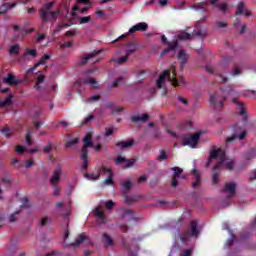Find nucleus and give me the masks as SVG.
<instances>
[{
  "label": "nucleus",
  "mask_w": 256,
  "mask_h": 256,
  "mask_svg": "<svg viewBox=\"0 0 256 256\" xmlns=\"http://www.w3.org/2000/svg\"><path fill=\"white\" fill-rule=\"evenodd\" d=\"M216 159L217 163L214 167V171L212 174L213 183H219V173L217 171H221L223 169H227L231 171L233 167H235V160L231 158H227L225 155V151L217 148L210 152V157L208 161V165H211V161Z\"/></svg>",
  "instance_id": "1"
},
{
  "label": "nucleus",
  "mask_w": 256,
  "mask_h": 256,
  "mask_svg": "<svg viewBox=\"0 0 256 256\" xmlns=\"http://www.w3.org/2000/svg\"><path fill=\"white\" fill-rule=\"evenodd\" d=\"M167 83L174 87H185V79H183V77L177 78L175 65H173L170 70H164L156 81L157 89H163L164 95L167 93Z\"/></svg>",
  "instance_id": "2"
},
{
  "label": "nucleus",
  "mask_w": 256,
  "mask_h": 256,
  "mask_svg": "<svg viewBox=\"0 0 256 256\" xmlns=\"http://www.w3.org/2000/svg\"><path fill=\"white\" fill-rule=\"evenodd\" d=\"M91 9V1L90 0H77L76 5L73 7V12L71 14V21L69 23L60 24L53 30V36L57 35V33H61L63 29H66V27H71V25H75L77 23V20H75V17L77 15L75 14V11H79V13H85V11H89Z\"/></svg>",
  "instance_id": "3"
},
{
  "label": "nucleus",
  "mask_w": 256,
  "mask_h": 256,
  "mask_svg": "<svg viewBox=\"0 0 256 256\" xmlns=\"http://www.w3.org/2000/svg\"><path fill=\"white\" fill-rule=\"evenodd\" d=\"M235 94V90L231 87H227L224 90H220L219 92L210 95V107L214 109V111H219V109H223V105L225 103V99L227 97H231Z\"/></svg>",
  "instance_id": "4"
},
{
  "label": "nucleus",
  "mask_w": 256,
  "mask_h": 256,
  "mask_svg": "<svg viewBox=\"0 0 256 256\" xmlns=\"http://www.w3.org/2000/svg\"><path fill=\"white\" fill-rule=\"evenodd\" d=\"M203 230V226L199 225V220H192L189 225V229L184 233L180 240L182 243H191L192 239H197Z\"/></svg>",
  "instance_id": "5"
},
{
  "label": "nucleus",
  "mask_w": 256,
  "mask_h": 256,
  "mask_svg": "<svg viewBox=\"0 0 256 256\" xmlns=\"http://www.w3.org/2000/svg\"><path fill=\"white\" fill-rule=\"evenodd\" d=\"M91 73H93V70L84 72L82 76L76 81L75 87L78 88L79 93H81V87H83V85H90L92 89H97V87H99V82H97L95 78L89 76Z\"/></svg>",
  "instance_id": "6"
},
{
  "label": "nucleus",
  "mask_w": 256,
  "mask_h": 256,
  "mask_svg": "<svg viewBox=\"0 0 256 256\" xmlns=\"http://www.w3.org/2000/svg\"><path fill=\"white\" fill-rule=\"evenodd\" d=\"M54 5L55 2H48L44 4L43 8L40 10V17L44 23H47V21H55V19L59 17V11H51Z\"/></svg>",
  "instance_id": "7"
},
{
  "label": "nucleus",
  "mask_w": 256,
  "mask_h": 256,
  "mask_svg": "<svg viewBox=\"0 0 256 256\" xmlns=\"http://www.w3.org/2000/svg\"><path fill=\"white\" fill-rule=\"evenodd\" d=\"M91 133H88L84 138V145L82 146V152L80 155L82 162V169L85 171L89 165V161L87 160V155L89 153L88 147H93V142L91 141Z\"/></svg>",
  "instance_id": "8"
},
{
  "label": "nucleus",
  "mask_w": 256,
  "mask_h": 256,
  "mask_svg": "<svg viewBox=\"0 0 256 256\" xmlns=\"http://www.w3.org/2000/svg\"><path fill=\"white\" fill-rule=\"evenodd\" d=\"M199 23L201 22H198L196 25H195V29H194V32L193 34H189L187 32H180L178 34V39L179 41H187L189 39H191L194 35L196 37H205V35H207V29L206 28H203L199 25Z\"/></svg>",
  "instance_id": "9"
},
{
  "label": "nucleus",
  "mask_w": 256,
  "mask_h": 256,
  "mask_svg": "<svg viewBox=\"0 0 256 256\" xmlns=\"http://www.w3.org/2000/svg\"><path fill=\"white\" fill-rule=\"evenodd\" d=\"M201 137V132H197L194 135H183L181 136L182 139V145L184 147H191L192 149H195L197 147V143H199V139Z\"/></svg>",
  "instance_id": "10"
},
{
  "label": "nucleus",
  "mask_w": 256,
  "mask_h": 256,
  "mask_svg": "<svg viewBox=\"0 0 256 256\" xmlns=\"http://www.w3.org/2000/svg\"><path fill=\"white\" fill-rule=\"evenodd\" d=\"M69 237V230H66L64 232V245L66 247H69V245H72L74 247H77L79 245H81L82 243H84V245H91V239L89 237H87V235L85 234H81L74 243L72 244H67V238Z\"/></svg>",
  "instance_id": "11"
},
{
  "label": "nucleus",
  "mask_w": 256,
  "mask_h": 256,
  "mask_svg": "<svg viewBox=\"0 0 256 256\" xmlns=\"http://www.w3.org/2000/svg\"><path fill=\"white\" fill-rule=\"evenodd\" d=\"M61 167H58L54 170L53 172V175L50 179V184L52 185V187H54V192H53V195L55 197H59V193H60V190H59V178L61 177Z\"/></svg>",
  "instance_id": "12"
},
{
  "label": "nucleus",
  "mask_w": 256,
  "mask_h": 256,
  "mask_svg": "<svg viewBox=\"0 0 256 256\" xmlns=\"http://www.w3.org/2000/svg\"><path fill=\"white\" fill-rule=\"evenodd\" d=\"M146 29H149V24L146 22H139L132 26L127 33L122 34L119 39H125L127 35H133V33H137V31H145Z\"/></svg>",
  "instance_id": "13"
},
{
  "label": "nucleus",
  "mask_w": 256,
  "mask_h": 256,
  "mask_svg": "<svg viewBox=\"0 0 256 256\" xmlns=\"http://www.w3.org/2000/svg\"><path fill=\"white\" fill-rule=\"evenodd\" d=\"M56 208L61 209V216L63 219H68L71 215V201L58 202L56 203Z\"/></svg>",
  "instance_id": "14"
},
{
  "label": "nucleus",
  "mask_w": 256,
  "mask_h": 256,
  "mask_svg": "<svg viewBox=\"0 0 256 256\" xmlns=\"http://www.w3.org/2000/svg\"><path fill=\"white\" fill-rule=\"evenodd\" d=\"M247 135V132L243 130V128L239 127V125L234 126V134L232 137H228L226 139V142L232 143V141H235V139H239L240 141L245 139V136Z\"/></svg>",
  "instance_id": "15"
},
{
  "label": "nucleus",
  "mask_w": 256,
  "mask_h": 256,
  "mask_svg": "<svg viewBox=\"0 0 256 256\" xmlns=\"http://www.w3.org/2000/svg\"><path fill=\"white\" fill-rule=\"evenodd\" d=\"M135 51H137V45L135 44H129L126 47V56H122L115 61V63H117L118 65H121L122 63H125L127 61V58L129 57V55H131L132 53H135Z\"/></svg>",
  "instance_id": "16"
},
{
  "label": "nucleus",
  "mask_w": 256,
  "mask_h": 256,
  "mask_svg": "<svg viewBox=\"0 0 256 256\" xmlns=\"http://www.w3.org/2000/svg\"><path fill=\"white\" fill-rule=\"evenodd\" d=\"M237 189V184L235 182H228L224 186V193L227 197V199H231V197H235Z\"/></svg>",
  "instance_id": "17"
},
{
  "label": "nucleus",
  "mask_w": 256,
  "mask_h": 256,
  "mask_svg": "<svg viewBox=\"0 0 256 256\" xmlns=\"http://www.w3.org/2000/svg\"><path fill=\"white\" fill-rule=\"evenodd\" d=\"M114 163L116 165H119L120 167H122L123 169H129V167H133V165L135 164V161L133 160H127L125 157H117L114 160Z\"/></svg>",
  "instance_id": "18"
},
{
  "label": "nucleus",
  "mask_w": 256,
  "mask_h": 256,
  "mask_svg": "<svg viewBox=\"0 0 256 256\" xmlns=\"http://www.w3.org/2000/svg\"><path fill=\"white\" fill-rule=\"evenodd\" d=\"M101 171L102 175L106 177L104 181L105 185H113V171L111 170V168L103 166L101 168Z\"/></svg>",
  "instance_id": "19"
},
{
  "label": "nucleus",
  "mask_w": 256,
  "mask_h": 256,
  "mask_svg": "<svg viewBox=\"0 0 256 256\" xmlns=\"http://www.w3.org/2000/svg\"><path fill=\"white\" fill-rule=\"evenodd\" d=\"M97 55H99V51H95L86 55L80 60L79 65H85L87 61H92V63H97V61H99V58H97Z\"/></svg>",
  "instance_id": "20"
},
{
  "label": "nucleus",
  "mask_w": 256,
  "mask_h": 256,
  "mask_svg": "<svg viewBox=\"0 0 256 256\" xmlns=\"http://www.w3.org/2000/svg\"><path fill=\"white\" fill-rule=\"evenodd\" d=\"M222 229H224L225 231H228L229 233V239L227 240L225 247H231V245H233V243H235V235H233V232L231 231V229H229V223L224 222Z\"/></svg>",
  "instance_id": "21"
},
{
  "label": "nucleus",
  "mask_w": 256,
  "mask_h": 256,
  "mask_svg": "<svg viewBox=\"0 0 256 256\" xmlns=\"http://www.w3.org/2000/svg\"><path fill=\"white\" fill-rule=\"evenodd\" d=\"M232 102L236 105L237 111L239 115H241L242 119H244V121H247V114H245V106H243V103L239 102V100L235 98L232 99Z\"/></svg>",
  "instance_id": "22"
},
{
  "label": "nucleus",
  "mask_w": 256,
  "mask_h": 256,
  "mask_svg": "<svg viewBox=\"0 0 256 256\" xmlns=\"http://www.w3.org/2000/svg\"><path fill=\"white\" fill-rule=\"evenodd\" d=\"M94 215L97 217L98 223H106L107 218L105 217V212H103L101 206L95 208Z\"/></svg>",
  "instance_id": "23"
},
{
  "label": "nucleus",
  "mask_w": 256,
  "mask_h": 256,
  "mask_svg": "<svg viewBox=\"0 0 256 256\" xmlns=\"http://www.w3.org/2000/svg\"><path fill=\"white\" fill-rule=\"evenodd\" d=\"M46 87L47 85L45 84V76L39 74L34 89H36V91H44Z\"/></svg>",
  "instance_id": "24"
},
{
  "label": "nucleus",
  "mask_w": 256,
  "mask_h": 256,
  "mask_svg": "<svg viewBox=\"0 0 256 256\" xmlns=\"http://www.w3.org/2000/svg\"><path fill=\"white\" fill-rule=\"evenodd\" d=\"M49 59H51V55L45 54V55L40 59V61L34 65V67L29 68V69L27 70V75L33 73V71H35V69H37V67H39V65H45V64L47 63V61H49Z\"/></svg>",
  "instance_id": "25"
},
{
  "label": "nucleus",
  "mask_w": 256,
  "mask_h": 256,
  "mask_svg": "<svg viewBox=\"0 0 256 256\" xmlns=\"http://www.w3.org/2000/svg\"><path fill=\"white\" fill-rule=\"evenodd\" d=\"M172 171L175 173V176L172 179V187H177V185H179V179H181V173H183V169L174 167L172 168Z\"/></svg>",
  "instance_id": "26"
},
{
  "label": "nucleus",
  "mask_w": 256,
  "mask_h": 256,
  "mask_svg": "<svg viewBox=\"0 0 256 256\" xmlns=\"http://www.w3.org/2000/svg\"><path fill=\"white\" fill-rule=\"evenodd\" d=\"M236 15H245L246 17H249L251 12L247 9L244 2H239L237 5Z\"/></svg>",
  "instance_id": "27"
},
{
  "label": "nucleus",
  "mask_w": 256,
  "mask_h": 256,
  "mask_svg": "<svg viewBox=\"0 0 256 256\" xmlns=\"http://www.w3.org/2000/svg\"><path fill=\"white\" fill-rule=\"evenodd\" d=\"M177 59L180 61V69H183V66L187 63V59H189V54L185 50H179Z\"/></svg>",
  "instance_id": "28"
},
{
  "label": "nucleus",
  "mask_w": 256,
  "mask_h": 256,
  "mask_svg": "<svg viewBox=\"0 0 256 256\" xmlns=\"http://www.w3.org/2000/svg\"><path fill=\"white\" fill-rule=\"evenodd\" d=\"M192 175H194V181L192 182L193 189H199V186L201 185V175L199 174V171L194 169L192 171Z\"/></svg>",
  "instance_id": "29"
},
{
  "label": "nucleus",
  "mask_w": 256,
  "mask_h": 256,
  "mask_svg": "<svg viewBox=\"0 0 256 256\" xmlns=\"http://www.w3.org/2000/svg\"><path fill=\"white\" fill-rule=\"evenodd\" d=\"M102 243L104 247H113V245H115L113 238H111V236H109V234L107 233H104L102 235Z\"/></svg>",
  "instance_id": "30"
},
{
  "label": "nucleus",
  "mask_w": 256,
  "mask_h": 256,
  "mask_svg": "<svg viewBox=\"0 0 256 256\" xmlns=\"http://www.w3.org/2000/svg\"><path fill=\"white\" fill-rule=\"evenodd\" d=\"M213 7H217L220 11H227V4L223 0H209Z\"/></svg>",
  "instance_id": "31"
},
{
  "label": "nucleus",
  "mask_w": 256,
  "mask_h": 256,
  "mask_svg": "<svg viewBox=\"0 0 256 256\" xmlns=\"http://www.w3.org/2000/svg\"><path fill=\"white\" fill-rule=\"evenodd\" d=\"M29 55L31 58H29ZM35 57H37V50L36 49H28L22 56V59H24V61H31V59H35Z\"/></svg>",
  "instance_id": "32"
},
{
  "label": "nucleus",
  "mask_w": 256,
  "mask_h": 256,
  "mask_svg": "<svg viewBox=\"0 0 256 256\" xmlns=\"http://www.w3.org/2000/svg\"><path fill=\"white\" fill-rule=\"evenodd\" d=\"M206 71L208 73H215L216 75H218L220 77L222 83H227V76H225L223 73L217 72V70H215V68H213L212 66H207Z\"/></svg>",
  "instance_id": "33"
},
{
  "label": "nucleus",
  "mask_w": 256,
  "mask_h": 256,
  "mask_svg": "<svg viewBox=\"0 0 256 256\" xmlns=\"http://www.w3.org/2000/svg\"><path fill=\"white\" fill-rule=\"evenodd\" d=\"M177 45H178L177 41L169 42L168 48L162 51L161 57H163V55H167L169 51H175V49H177Z\"/></svg>",
  "instance_id": "34"
},
{
  "label": "nucleus",
  "mask_w": 256,
  "mask_h": 256,
  "mask_svg": "<svg viewBox=\"0 0 256 256\" xmlns=\"http://www.w3.org/2000/svg\"><path fill=\"white\" fill-rule=\"evenodd\" d=\"M17 5L16 3H4L0 6V15H3V13H7L9 9H13Z\"/></svg>",
  "instance_id": "35"
},
{
  "label": "nucleus",
  "mask_w": 256,
  "mask_h": 256,
  "mask_svg": "<svg viewBox=\"0 0 256 256\" xmlns=\"http://www.w3.org/2000/svg\"><path fill=\"white\" fill-rule=\"evenodd\" d=\"M133 145V140L128 141H120L116 143V147H119V149H129Z\"/></svg>",
  "instance_id": "36"
},
{
  "label": "nucleus",
  "mask_w": 256,
  "mask_h": 256,
  "mask_svg": "<svg viewBox=\"0 0 256 256\" xmlns=\"http://www.w3.org/2000/svg\"><path fill=\"white\" fill-rule=\"evenodd\" d=\"M147 119H149V115L147 114L136 115L132 117L133 123H139V122L145 123Z\"/></svg>",
  "instance_id": "37"
},
{
  "label": "nucleus",
  "mask_w": 256,
  "mask_h": 256,
  "mask_svg": "<svg viewBox=\"0 0 256 256\" xmlns=\"http://www.w3.org/2000/svg\"><path fill=\"white\" fill-rule=\"evenodd\" d=\"M36 151L37 149L27 150L25 146H21V145L16 146V153H18V155H23V153H35Z\"/></svg>",
  "instance_id": "38"
},
{
  "label": "nucleus",
  "mask_w": 256,
  "mask_h": 256,
  "mask_svg": "<svg viewBox=\"0 0 256 256\" xmlns=\"http://www.w3.org/2000/svg\"><path fill=\"white\" fill-rule=\"evenodd\" d=\"M3 83H7V85H17L18 81L15 79V76L8 74L6 78H3Z\"/></svg>",
  "instance_id": "39"
},
{
  "label": "nucleus",
  "mask_w": 256,
  "mask_h": 256,
  "mask_svg": "<svg viewBox=\"0 0 256 256\" xmlns=\"http://www.w3.org/2000/svg\"><path fill=\"white\" fill-rule=\"evenodd\" d=\"M21 47L19 46V44H15L10 46L8 53L9 55H19V51H20Z\"/></svg>",
  "instance_id": "40"
},
{
  "label": "nucleus",
  "mask_w": 256,
  "mask_h": 256,
  "mask_svg": "<svg viewBox=\"0 0 256 256\" xmlns=\"http://www.w3.org/2000/svg\"><path fill=\"white\" fill-rule=\"evenodd\" d=\"M208 5H209L208 2H201V3L196 4L194 6V9H196V11H206Z\"/></svg>",
  "instance_id": "41"
},
{
  "label": "nucleus",
  "mask_w": 256,
  "mask_h": 256,
  "mask_svg": "<svg viewBox=\"0 0 256 256\" xmlns=\"http://www.w3.org/2000/svg\"><path fill=\"white\" fill-rule=\"evenodd\" d=\"M0 133L4 135L7 139L13 135V132H11V129L9 127H4L0 130Z\"/></svg>",
  "instance_id": "42"
},
{
  "label": "nucleus",
  "mask_w": 256,
  "mask_h": 256,
  "mask_svg": "<svg viewBox=\"0 0 256 256\" xmlns=\"http://www.w3.org/2000/svg\"><path fill=\"white\" fill-rule=\"evenodd\" d=\"M121 186H122V189H124V191H129V189H131V181L129 180H124L121 182Z\"/></svg>",
  "instance_id": "43"
},
{
  "label": "nucleus",
  "mask_w": 256,
  "mask_h": 256,
  "mask_svg": "<svg viewBox=\"0 0 256 256\" xmlns=\"http://www.w3.org/2000/svg\"><path fill=\"white\" fill-rule=\"evenodd\" d=\"M99 174H85L84 177L88 179V181H97L99 179Z\"/></svg>",
  "instance_id": "44"
},
{
  "label": "nucleus",
  "mask_w": 256,
  "mask_h": 256,
  "mask_svg": "<svg viewBox=\"0 0 256 256\" xmlns=\"http://www.w3.org/2000/svg\"><path fill=\"white\" fill-rule=\"evenodd\" d=\"M89 21H91V16H84L78 19L80 25H85V23H89Z\"/></svg>",
  "instance_id": "45"
},
{
  "label": "nucleus",
  "mask_w": 256,
  "mask_h": 256,
  "mask_svg": "<svg viewBox=\"0 0 256 256\" xmlns=\"http://www.w3.org/2000/svg\"><path fill=\"white\" fill-rule=\"evenodd\" d=\"M12 99H13L12 96H8L4 101L0 102V106L7 107V105H11Z\"/></svg>",
  "instance_id": "46"
},
{
  "label": "nucleus",
  "mask_w": 256,
  "mask_h": 256,
  "mask_svg": "<svg viewBox=\"0 0 256 256\" xmlns=\"http://www.w3.org/2000/svg\"><path fill=\"white\" fill-rule=\"evenodd\" d=\"M135 201H137L135 196H125V203H127V205H131L135 203Z\"/></svg>",
  "instance_id": "47"
},
{
  "label": "nucleus",
  "mask_w": 256,
  "mask_h": 256,
  "mask_svg": "<svg viewBox=\"0 0 256 256\" xmlns=\"http://www.w3.org/2000/svg\"><path fill=\"white\" fill-rule=\"evenodd\" d=\"M79 143V138H74L66 143V147H73V145H77Z\"/></svg>",
  "instance_id": "48"
},
{
  "label": "nucleus",
  "mask_w": 256,
  "mask_h": 256,
  "mask_svg": "<svg viewBox=\"0 0 256 256\" xmlns=\"http://www.w3.org/2000/svg\"><path fill=\"white\" fill-rule=\"evenodd\" d=\"M100 97L98 95H93L90 98H88L87 103H95L99 101Z\"/></svg>",
  "instance_id": "49"
},
{
  "label": "nucleus",
  "mask_w": 256,
  "mask_h": 256,
  "mask_svg": "<svg viewBox=\"0 0 256 256\" xmlns=\"http://www.w3.org/2000/svg\"><path fill=\"white\" fill-rule=\"evenodd\" d=\"M73 47V43L72 42H64L60 45L61 49H67V48H71Z\"/></svg>",
  "instance_id": "50"
},
{
  "label": "nucleus",
  "mask_w": 256,
  "mask_h": 256,
  "mask_svg": "<svg viewBox=\"0 0 256 256\" xmlns=\"http://www.w3.org/2000/svg\"><path fill=\"white\" fill-rule=\"evenodd\" d=\"M2 185H6V187H9V185H11V178L9 177L3 178Z\"/></svg>",
  "instance_id": "51"
},
{
  "label": "nucleus",
  "mask_w": 256,
  "mask_h": 256,
  "mask_svg": "<svg viewBox=\"0 0 256 256\" xmlns=\"http://www.w3.org/2000/svg\"><path fill=\"white\" fill-rule=\"evenodd\" d=\"M233 77H237V75H241V67H236L232 73Z\"/></svg>",
  "instance_id": "52"
},
{
  "label": "nucleus",
  "mask_w": 256,
  "mask_h": 256,
  "mask_svg": "<svg viewBox=\"0 0 256 256\" xmlns=\"http://www.w3.org/2000/svg\"><path fill=\"white\" fill-rule=\"evenodd\" d=\"M105 206L107 209H113V207H115V202H113V200H109L105 203Z\"/></svg>",
  "instance_id": "53"
},
{
  "label": "nucleus",
  "mask_w": 256,
  "mask_h": 256,
  "mask_svg": "<svg viewBox=\"0 0 256 256\" xmlns=\"http://www.w3.org/2000/svg\"><path fill=\"white\" fill-rule=\"evenodd\" d=\"M16 215H19V212H15L14 214H11V215L9 216V222H10V223H14V221H17Z\"/></svg>",
  "instance_id": "54"
},
{
  "label": "nucleus",
  "mask_w": 256,
  "mask_h": 256,
  "mask_svg": "<svg viewBox=\"0 0 256 256\" xmlns=\"http://www.w3.org/2000/svg\"><path fill=\"white\" fill-rule=\"evenodd\" d=\"M26 143L27 145H32L33 140L31 139V131H29L26 135Z\"/></svg>",
  "instance_id": "55"
},
{
  "label": "nucleus",
  "mask_w": 256,
  "mask_h": 256,
  "mask_svg": "<svg viewBox=\"0 0 256 256\" xmlns=\"http://www.w3.org/2000/svg\"><path fill=\"white\" fill-rule=\"evenodd\" d=\"M193 251L191 249L184 250L180 253V256H191Z\"/></svg>",
  "instance_id": "56"
},
{
  "label": "nucleus",
  "mask_w": 256,
  "mask_h": 256,
  "mask_svg": "<svg viewBox=\"0 0 256 256\" xmlns=\"http://www.w3.org/2000/svg\"><path fill=\"white\" fill-rule=\"evenodd\" d=\"M50 221H51V219H49L48 217L42 218V220L40 221L41 227H44V225H45L46 223H49Z\"/></svg>",
  "instance_id": "57"
},
{
  "label": "nucleus",
  "mask_w": 256,
  "mask_h": 256,
  "mask_svg": "<svg viewBox=\"0 0 256 256\" xmlns=\"http://www.w3.org/2000/svg\"><path fill=\"white\" fill-rule=\"evenodd\" d=\"M51 149H53L52 144H48L44 147V153H51Z\"/></svg>",
  "instance_id": "58"
},
{
  "label": "nucleus",
  "mask_w": 256,
  "mask_h": 256,
  "mask_svg": "<svg viewBox=\"0 0 256 256\" xmlns=\"http://www.w3.org/2000/svg\"><path fill=\"white\" fill-rule=\"evenodd\" d=\"M158 159L159 161H165V159H167V154H165V152H161Z\"/></svg>",
  "instance_id": "59"
},
{
  "label": "nucleus",
  "mask_w": 256,
  "mask_h": 256,
  "mask_svg": "<svg viewBox=\"0 0 256 256\" xmlns=\"http://www.w3.org/2000/svg\"><path fill=\"white\" fill-rule=\"evenodd\" d=\"M21 207H29V200L27 198H22Z\"/></svg>",
  "instance_id": "60"
},
{
  "label": "nucleus",
  "mask_w": 256,
  "mask_h": 256,
  "mask_svg": "<svg viewBox=\"0 0 256 256\" xmlns=\"http://www.w3.org/2000/svg\"><path fill=\"white\" fill-rule=\"evenodd\" d=\"M93 115H89L84 119L83 125H85V123H89L91 121H93Z\"/></svg>",
  "instance_id": "61"
},
{
  "label": "nucleus",
  "mask_w": 256,
  "mask_h": 256,
  "mask_svg": "<svg viewBox=\"0 0 256 256\" xmlns=\"http://www.w3.org/2000/svg\"><path fill=\"white\" fill-rule=\"evenodd\" d=\"M147 181V175H142L138 179V183H145Z\"/></svg>",
  "instance_id": "62"
},
{
  "label": "nucleus",
  "mask_w": 256,
  "mask_h": 256,
  "mask_svg": "<svg viewBox=\"0 0 256 256\" xmlns=\"http://www.w3.org/2000/svg\"><path fill=\"white\" fill-rule=\"evenodd\" d=\"M178 101L180 102V103H182V105H187V99H185V98H183V97H181V96H178Z\"/></svg>",
  "instance_id": "63"
},
{
  "label": "nucleus",
  "mask_w": 256,
  "mask_h": 256,
  "mask_svg": "<svg viewBox=\"0 0 256 256\" xmlns=\"http://www.w3.org/2000/svg\"><path fill=\"white\" fill-rule=\"evenodd\" d=\"M114 131L115 130L113 128H108L105 133L106 137H110V135L114 133Z\"/></svg>",
  "instance_id": "64"
}]
</instances>
